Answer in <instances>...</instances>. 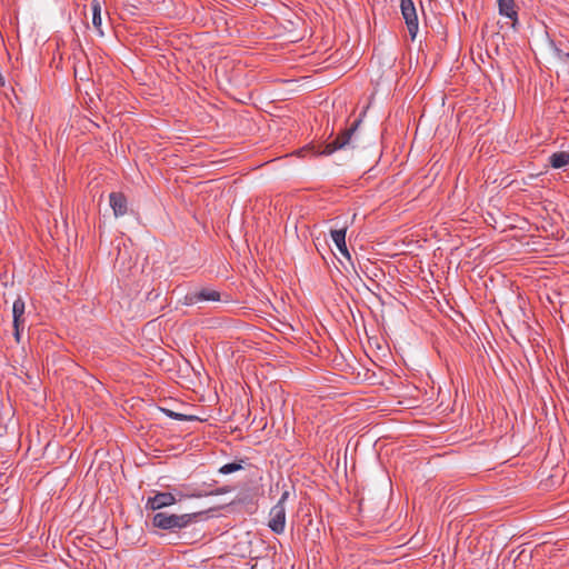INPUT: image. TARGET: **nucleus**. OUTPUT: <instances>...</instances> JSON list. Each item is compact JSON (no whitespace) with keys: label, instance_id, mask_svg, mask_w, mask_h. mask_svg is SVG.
<instances>
[{"label":"nucleus","instance_id":"2","mask_svg":"<svg viewBox=\"0 0 569 569\" xmlns=\"http://www.w3.org/2000/svg\"><path fill=\"white\" fill-rule=\"evenodd\" d=\"M361 119L356 120L351 127L343 132H341L332 142L327 143L322 147L321 150L318 151V154L330 156L337 150H343L348 147H355L352 143V136L357 131Z\"/></svg>","mask_w":569,"mask_h":569},{"label":"nucleus","instance_id":"1","mask_svg":"<svg viewBox=\"0 0 569 569\" xmlns=\"http://www.w3.org/2000/svg\"><path fill=\"white\" fill-rule=\"evenodd\" d=\"M200 513L174 515L168 512H157L152 518V525L162 530L177 531L192 525Z\"/></svg>","mask_w":569,"mask_h":569},{"label":"nucleus","instance_id":"4","mask_svg":"<svg viewBox=\"0 0 569 569\" xmlns=\"http://www.w3.org/2000/svg\"><path fill=\"white\" fill-rule=\"evenodd\" d=\"M400 9H401V13L405 19V22L407 24L409 34H410L411 39H415L418 33V30H419V22H418L417 10L413 4V1L412 0H401Z\"/></svg>","mask_w":569,"mask_h":569},{"label":"nucleus","instance_id":"6","mask_svg":"<svg viewBox=\"0 0 569 569\" xmlns=\"http://www.w3.org/2000/svg\"><path fill=\"white\" fill-rule=\"evenodd\" d=\"M26 303L21 297H18L12 306L14 337L17 341L20 340V335L26 327Z\"/></svg>","mask_w":569,"mask_h":569},{"label":"nucleus","instance_id":"10","mask_svg":"<svg viewBox=\"0 0 569 569\" xmlns=\"http://www.w3.org/2000/svg\"><path fill=\"white\" fill-rule=\"evenodd\" d=\"M498 9L499 13L503 17H507L513 21L517 20V11L515 0H498Z\"/></svg>","mask_w":569,"mask_h":569},{"label":"nucleus","instance_id":"7","mask_svg":"<svg viewBox=\"0 0 569 569\" xmlns=\"http://www.w3.org/2000/svg\"><path fill=\"white\" fill-rule=\"evenodd\" d=\"M177 502V498L171 492H154L153 496L148 497L146 502V509L159 510L166 507H170Z\"/></svg>","mask_w":569,"mask_h":569},{"label":"nucleus","instance_id":"12","mask_svg":"<svg viewBox=\"0 0 569 569\" xmlns=\"http://www.w3.org/2000/svg\"><path fill=\"white\" fill-rule=\"evenodd\" d=\"M549 162L552 168L560 169L569 164V153L568 152H555L549 157Z\"/></svg>","mask_w":569,"mask_h":569},{"label":"nucleus","instance_id":"3","mask_svg":"<svg viewBox=\"0 0 569 569\" xmlns=\"http://www.w3.org/2000/svg\"><path fill=\"white\" fill-rule=\"evenodd\" d=\"M289 498V492L283 491L278 502L270 509L269 512V528L277 535L284 531L286 527V501Z\"/></svg>","mask_w":569,"mask_h":569},{"label":"nucleus","instance_id":"8","mask_svg":"<svg viewBox=\"0 0 569 569\" xmlns=\"http://www.w3.org/2000/svg\"><path fill=\"white\" fill-rule=\"evenodd\" d=\"M346 233H347V227H342L340 229L331 230L330 234L332 238V241L335 242L337 249L339 252L347 259L351 260L350 252L346 244Z\"/></svg>","mask_w":569,"mask_h":569},{"label":"nucleus","instance_id":"9","mask_svg":"<svg viewBox=\"0 0 569 569\" xmlns=\"http://www.w3.org/2000/svg\"><path fill=\"white\" fill-rule=\"evenodd\" d=\"M109 202L117 218L127 213V199L122 193L111 192L109 196Z\"/></svg>","mask_w":569,"mask_h":569},{"label":"nucleus","instance_id":"13","mask_svg":"<svg viewBox=\"0 0 569 569\" xmlns=\"http://www.w3.org/2000/svg\"><path fill=\"white\" fill-rule=\"evenodd\" d=\"M161 410L167 417L174 419V420H180V421L199 420V418L196 416L179 413V412L172 411L170 409H166V408H162Z\"/></svg>","mask_w":569,"mask_h":569},{"label":"nucleus","instance_id":"5","mask_svg":"<svg viewBox=\"0 0 569 569\" xmlns=\"http://www.w3.org/2000/svg\"><path fill=\"white\" fill-rule=\"evenodd\" d=\"M220 292L211 288H202L186 295V305L192 306L200 302L220 301Z\"/></svg>","mask_w":569,"mask_h":569},{"label":"nucleus","instance_id":"14","mask_svg":"<svg viewBox=\"0 0 569 569\" xmlns=\"http://www.w3.org/2000/svg\"><path fill=\"white\" fill-rule=\"evenodd\" d=\"M242 469V466L237 462L226 463L220 469L219 472L222 475H229Z\"/></svg>","mask_w":569,"mask_h":569},{"label":"nucleus","instance_id":"16","mask_svg":"<svg viewBox=\"0 0 569 569\" xmlns=\"http://www.w3.org/2000/svg\"><path fill=\"white\" fill-rule=\"evenodd\" d=\"M206 493H202V492H192L190 495H187V497L189 498H200V497H203Z\"/></svg>","mask_w":569,"mask_h":569},{"label":"nucleus","instance_id":"11","mask_svg":"<svg viewBox=\"0 0 569 569\" xmlns=\"http://www.w3.org/2000/svg\"><path fill=\"white\" fill-rule=\"evenodd\" d=\"M90 7L92 10V24L94 29L99 32L100 36L103 34L101 26H102V19H101V3L99 0H91Z\"/></svg>","mask_w":569,"mask_h":569},{"label":"nucleus","instance_id":"15","mask_svg":"<svg viewBox=\"0 0 569 569\" xmlns=\"http://www.w3.org/2000/svg\"><path fill=\"white\" fill-rule=\"evenodd\" d=\"M552 51H553L555 58H557L560 62L565 63V62L568 61V59H569V53L568 52H565V51H562L561 49H559L557 47H553Z\"/></svg>","mask_w":569,"mask_h":569}]
</instances>
